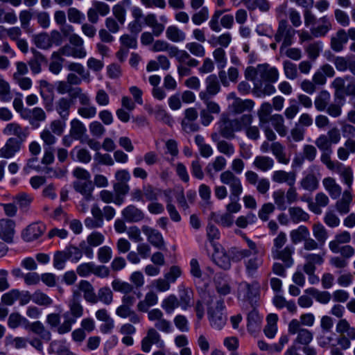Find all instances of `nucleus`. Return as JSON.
Returning a JSON list of instances; mask_svg holds the SVG:
<instances>
[{"instance_id":"nucleus-9","label":"nucleus","mask_w":355,"mask_h":355,"mask_svg":"<svg viewBox=\"0 0 355 355\" xmlns=\"http://www.w3.org/2000/svg\"><path fill=\"white\" fill-rule=\"evenodd\" d=\"M259 295V284L257 282L251 284L243 282L238 287V298L248 302L252 307L256 304Z\"/></svg>"},{"instance_id":"nucleus-2","label":"nucleus","mask_w":355,"mask_h":355,"mask_svg":"<svg viewBox=\"0 0 355 355\" xmlns=\"http://www.w3.org/2000/svg\"><path fill=\"white\" fill-rule=\"evenodd\" d=\"M245 78L253 82L254 89L262 87L264 83H275L279 78V71L268 64H258L256 67H249L245 72Z\"/></svg>"},{"instance_id":"nucleus-48","label":"nucleus","mask_w":355,"mask_h":355,"mask_svg":"<svg viewBox=\"0 0 355 355\" xmlns=\"http://www.w3.org/2000/svg\"><path fill=\"white\" fill-rule=\"evenodd\" d=\"M291 220L294 223L306 222L309 219V215L300 207H292L288 209Z\"/></svg>"},{"instance_id":"nucleus-11","label":"nucleus","mask_w":355,"mask_h":355,"mask_svg":"<svg viewBox=\"0 0 355 355\" xmlns=\"http://www.w3.org/2000/svg\"><path fill=\"white\" fill-rule=\"evenodd\" d=\"M110 12V6L104 1L94 0L92 7L87 12L88 21L92 24H96L99 20V15L104 17Z\"/></svg>"},{"instance_id":"nucleus-59","label":"nucleus","mask_w":355,"mask_h":355,"mask_svg":"<svg viewBox=\"0 0 355 355\" xmlns=\"http://www.w3.org/2000/svg\"><path fill=\"white\" fill-rule=\"evenodd\" d=\"M180 306V302L175 295H170L163 300L161 306L168 314H171Z\"/></svg>"},{"instance_id":"nucleus-8","label":"nucleus","mask_w":355,"mask_h":355,"mask_svg":"<svg viewBox=\"0 0 355 355\" xmlns=\"http://www.w3.org/2000/svg\"><path fill=\"white\" fill-rule=\"evenodd\" d=\"M219 178L223 184L228 186L230 191V198L236 200L239 198L243 191L241 179L230 170L223 171L220 174Z\"/></svg>"},{"instance_id":"nucleus-54","label":"nucleus","mask_w":355,"mask_h":355,"mask_svg":"<svg viewBox=\"0 0 355 355\" xmlns=\"http://www.w3.org/2000/svg\"><path fill=\"white\" fill-rule=\"evenodd\" d=\"M313 234L316 241L323 245L328 239V232L324 226L320 223H317L313 225Z\"/></svg>"},{"instance_id":"nucleus-31","label":"nucleus","mask_w":355,"mask_h":355,"mask_svg":"<svg viewBox=\"0 0 355 355\" xmlns=\"http://www.w3.org/2000/svg\"><path fill=\"white\" fill-rule=\"evenodd\" d=\"M252 165L261 172H267L273 168L275 161L269 156L257 155L254 157Z\"/></svg>"},{"instance_id":"nucleus-20","label":"nucleus","mask_w":355,"mask_h":355,"mask_svg":"<svg viewBox=\"0 0 355 355\" xmlns=\"http://www.w3.org/2000/svg\"><path fill=\"white\" fill-rule=\"evenodd\" d=\"M21 148V142L13 137L9 138L0 149V157L9 159L12 157Z\"/></svg>"},{"instance_id":"nucleus-15","label":"nucleus","mask_w":355,"mask_h":355,"mask_svg":"<svg viewBox=\"0 0 355 355\" xmlns=\"http://www.w3.org/2000/svg\"><path fill=\"white\" fill-rule=\"evenodd\" d=\"M205 89L200 92L198 96L214 97L220 91V85L215 74L208 76L205 81Z\"/></svg>"},{"instance_id":"nucleus-4","label":"nucleus","mask_w":355,"mask_h":355,"mask_svg":"<svg viewBox=\"0 0 355 355\" xmlns=\"http://www.w3.org/2000/svg\"><path fill=\"white\" fill-rule=\"evenodd\" d=\"M286 242V234L284 232H279L272 241L271 256L273 259L281 260L286 267L290 268L294 263L293 255L295 252V248L291 245H287L283 248Z\"/></svg>"},{"instance_id":"nucleus-17","label":"nucleus","mask_w":355,"mask_h":355,"mask_svg":"<svg viewBox=\"0 0 355 355\" xmlns=\"http://www.w3.org/2000/svg\"><path fill=\"white\" fill-rule=\"evenodd\" d=\"M318 22V26L310 28L311 33L314 37H324L332 29V22L327 15L320 17Z\"/></svg>"},{"instance_id":"nucleus-22","label":"nucleus","mask_w":355,"mask_h":355,"mask_svg":"<svg viewBox=\"0 0 355 355\" xmlns=\"http://www.w3.org/2000/svg\"><path fill=\"white\" fill-rule=\"evenodd\" d=\"M73 187L76 192L83 196L84 200L89 201L92 199L94 185L92 180L74 181L73 182Z\"/></svg>"},{"instance_id":"nucleus-25","label":"nucleus","mask_w":355,"mask_h":355,"mask_svg":"<svg viewBox=\"0 0 355 355\" xmlns=\"http://www.w3.org/2000/svg\"><path fill=\"white\" fill-rule=\"evenodd\" d=\"M3 133L6 136H15L21 141H24L28 135L27 131L15 122L8 123L3 128Z\"/></svg>"},{"instance_id":"nucleus-42","label":"nucleus","mask_w":355,"mask_h":355,"mask_svg":"<svg viewBox=\"0 0 355 355\" xmlns=\"http://www.w3.org/2000/svg\"><path fill=\"white\" fill-rule=\"evenodd\" d=\"M272 127L281 137H284L288 132V128L284 123V118L282 114H275L270 116Z\"/></svg>"},{"instance_id":"nucleus-51","label":"nucleus","mask_w":355,"mask_h":355,"mask_svg":"<svg viewBox=\"0 0 355 355\" xmlns=\"http://www.w3.org/2000/svg\"><path fill=\"white\" fill-rule=\"evenodd\" d=\"M331 95L327 90L319 92L314 101V105L318 111H324L330 101Z\"/></svg>"},{"instance_id":"nucleus-43","label":"nucleus","mask_w":355,"mask_h":355,"mask_svg":"<svg viewBox=\"0 0 355 355\" xmlns=\"http://www.w3.org/2000/svg\"><path fill=\"white\" fill-rule=\"evenodd\" d=\"M300 185L306 191H313L318 188V178L314 173H309L301 180Z\"/></svg>"},{"instance_id":"nucleus-30","label":"nucleus","mask_w":355,"mask_h":355,"mask_svg":"<svg viewBox=\"0 0 355 355\" xmlns=\"http://www.w3.org/2000/svg\"><path fill=\"white\" fill-rule=\"evenodd\" d=\"M347 41V35L345 30L339 29L331 38V48L336 52H340L343 50Z\"/></svg>"},{"instance_id":"nucleus-50","label":"nucleus","mask_w":355,"mask_h":355,"mask_svg":"<svg viewBox=\"0 0 355 355\" xmlns=\"http://www.w3.org/2000/svg\"><path fill=\"white\" fill-rule=\"evenodd\" d=\"M85 125L77 119H73L70 122L69 134L74 139H80L85 133Z\"/></svg>"},{"instance_id":"nucleus-40","label":"nucleus","mask_w":355,"mask_h":355,"mask_svg":"<svg viewBox=\"0 0 355 355\" xmlns=\"http://www.w3.org/2000/svg\"><path fill=\"white\" fill-rule=\"evenodd\" d=\"M25 329H29L32 332L40 336L44 340L47 341L51 340V334L50 331L45 328L40 321L37 320L32 323L28 322Z\"/></svg>"},{"instance_id":"nucleus-12","label":"nucleus","mask_w":355,"mask_h":355,"mask_svg":"<svg viewBox=\"0 0 355 355\" xmlns=\"http://www.w3.org/2000/svg\"><path fill=\"white\" fill-rule=\"evenodd\" d=\"M148 318L150 321L154 322L155 329L164 333L171 331V322L164 318V314L159 309H154L148 312Z\"/></svg>"},{"instance_id":"nucleus-14","label":"nucleus","mask_w":355,"mask_h":355,"mask_svg":"<svg viewBox=\"0 0 355 355\" xmlns=\"http://www.w3.org/2000/svg\"><path fill=\"white\" fill-rule=\"evenodd\" d=\"M143 233L147 238V241L155 248L163 250L165 248V242L162 234L154 228L148 225H143L141 227Z\"/></svg>"},{"instance_id":"nucleus-1","label":"nucleus","mask_w":355,"mask_h":355,"mask_svg":"<svg viewBox=\"0 0 355 355\" xmlns=\"http://www.w3.org/2000/svg\"><path fill=\"white\" fill-rule=\"evenodd\" d=\"M150 50L154 52L166 51L171 58H175L178 62L177 70L180 77L187 76L191 73V68L199 65V61L191 56L186 50L179 49L164 40H156Z\"/></svg>"},{"instance_id":"nucleus-10","label":"nucleus","mask_w":355,"mask_h":355,"mask_svg":"<svg viewBox=\"0 0 355 355\" xmlns=\"http://www.w3.org/2000/svg\"><path fill=\"white\" fill-rule=\"evenodd\" d=\"M205 106L200 110V121L203 125H209L214 120L213 114H218L220 112V107L218 103L214 101L211 96H199Z\"/></svg>"},{"instance_id":"nucleus-55","label":"nucleus","mask_w":355,"mask_h":355,"mask_svg":"<svg viewBox=\"0 0 355 355\" xmlns=\"http://www.w3.org/2000/svg\"><path fill=\"white\" fill-rule=\"evenodd\" d=\"M111 285L115 292H119L123 295L131 293L134 290L132 284L118 278L114 279L112 282Z\"/></svg>"},{"instance_id":"nucleus-16","label":"nucleus","mask_w":355,"mask_h":355,"mask_svg":"<svg viewBox=\"0 0 355 355\" xmlns=\"http://www.w3.org/2000/svg\"><path fill=\"white\" fill-rule=\"evenodd\" d=\"M83 294V298L89 304H96L97 298L95 293V289L92 284L87 280H80L77 284V289H76Z\"/></svg>"},{"instance_id":"nucleus-53","label":"nucleus","mask_w":355,"mask_h":355,"mask_svg":"<svg viewBox=\"0 0 355 355\" xmlns=\"http://www.w3.org/2000/svg\"><path fill=\"white\" fill-rule=\"evenodd\" d=\"M263 259L259 257L258 254L254 255V257L245 261V267L247 273L249 275H254L258 268L263 264Z\"/></svg>"},{"instance_id":"nucleus-36","label":"nucleus","mask_w":355,"mask_h":355,"mask_svg":"<svg viewBox=\"0 0 355 355\" xmlns=\"http://www.w3.org/2000/svg\"><path fill=\"white\" fill-rule=\"evenodd\" d=\"M227 165L226 159L222 155L217 156L212 162L206 166V172L210 177H213L216 173L224 170Z\"/></svg>"},{"instance_id":"nucleus-56","label":"nucleus","mask_w":355,"mask_h":355,"mask_svg":"<svg viewBox=\"0 0 355 355\" xmlns=\"http://www.w3.org/2000/svg\"><path fill=\"white\" fill-rule=\"evenodd\" d=\"M244 239L246 241L249 249H243L238 251V257L241 259H244L250 257L252 254L254 255L258 254L259 253V250L256 243L246 236L244 237Z\"/></svg>"},{"instance_id":"nucleus-47","label":"nucleus","mask_w":355,"mask_h":355,"mask_svg":"<svg viewBox=\"0 0 355 355\" xmlns=\"http://www.w3.org/2000/svg\"><path fill=\"white\" fill-rule=\"evenodd\" d=\"M212 257L216 264L221 268L225 270L230 268L231 265L230 259L223 250H219V249L216 247Z\"/></svg>"},{"instance_id":"nucleus-27","label":"nucleus","mask_w":355,"mask_h":355,"mask_svg":"<svg viewBox=\"0 0 355 355\" xmlns=\"http://www.w3.org/2000/svg\"><path fill=\"white\" fill-rule=\"evenodd\" d=\"M308 202L309 209L312 212L315 214H320L322 213L321 208L328 205L329 199L325 193L319 192L315 196V202L310 200Z\"/></svg>"},{"instance_id":"nucleus-6","label":"nucleus","mask_w":355,"mask_h":355,"mask_svg":"<svg viewBox=\"0 0 355 355\" xmlns=\"http://www.w3.org/2000/svg\"><path fill=\"white\" fill-rule=\"evenodd\" d=\"M297 319L291 320L288 325V333L291 335H296L293 346H307L312 342L313 334L307 329L300 328Z\"/></svg>"},{"instance_id":"nucleus-19","label":"nucleus","mask_w":355,"mask_h":355,"mask_svg":"<svg viewBox=\"0 0 355 355\" xmlns=\"http://www.w3.org/2000/svg\"><path fill=\"white\" fill-rule=\"evenodd\" d=\"M45 230V226L39 223H34L28 225L21 234L25 241H33L41 236Z\"/></svg>"},{"instance_id":"nucleus-7","label":"nucleus","mask_w":355,"mask_h":355,"mask_svg":"<svg viewBox=\"0 0 355 355\" xmlns=\"http://www.w3.org/2000/svg\"><path fill=\"white\" fill-rule=\"evenodd\" d=\"M295 35V29L288 24L286 19H281L279 21L278 28L275 34V40L277 42H282L280 47V51L282 53L293 44Z\"/></svg>"},{"instance_id":"nucleus-18","label":"nucleus","mask_w":355,"mask_h":355,"mask_svg":"<svg viewBox=\"0 0 355 355\" xmlns=\"http://www.w3.org/2000/svg\"><path fill=\"white\" fill-rule=\"evenodd\" d=\"M335 71L329 64L322 65L313 74L312 80L315 85H324L327 82V77H334Z\"/></svg>"},{"instance_id":"nucleus-57","label":"nucleus","mask_w":355,"mask_h":355,"mask_svg":"<svg viewBox=\"0 0 355 355\" xmlns=\"http://www.w3.org/2000/svg\"><path fill=\"white\" fill-rule=\"evenodd\" d=\"M186 51L191 56L193 55L197 58H203L206 54L205 47L200 43L196 42H188L185 45Z\"/></svg>"},{"instance_id":"nucleus-45","label":"nucleus","mask_w":355,"mask_h":355,"mask_svg":"<svg viewBox=\"0 0 355 355\" xmlns=\"http://www.w3.org/2000/svg\"><path fill=\"white\" fill-rule=\"evenodd\" d=\"M309 236L310 232L304 225H300L297 228L293 230L290 232L291 240L293 244H297L301 241H304Z\"/></svg>"},{"instance_id":"nucleus-60","label":"nucleus","mask_w":355,"mask_h":355,"mask_svg":"<svg viewBox=\"0 0 355 355\" xmlns=\"http://www.w3.org/2000/svg\"><path fill=\"white\" fill-rule=\"evenodd\" d=\"M70 155L73 159L85 164L89 163L92 159L91 155L87 149L78 147H75L71 150Z\"/></svg>"},{"instance_id":"nucleus-32","label":"nucleus","mask_w":355,"mask_h":355,"mask_svg":"<svg viewBox=\"0 0 355 355\" xmlns=\"http://www.w3.org/2000/svg\"><path fill=\"white\" fill-rule=\"evenodd\" d=\"M72 104V99L67 97H61L55 102V109L60 118L68 119Z\"/></svg>"},{"instance_id":"nucleus-44","label":"nucleus","mask_w":355,"mask_h":355,"mask_svg":"<svg viewBox=\"0 0 355 355\" xmlns=\"http://www.w3.org/2000/svg\"><path fill=\"white\" fill-rule=\"evenodd\" d=\"M166 36L170 41L179 43L186 39L185 33L176 26H169L166 31Z\"/></svg>"},{"instance_id":"nucleus-28","label":"nucleus","mask_w":355,"mask_h":355,"mask_svg":"<svg viewBox=\"0 0 355 355\" xmlns=\"http://www.w3.org/2000/svg\"><path fill=\"white\" fill-rule=\"evenodd\" d=\"M157 302V294L153 290H150L146 293L144 300L138 302L137 307L138 311L146 313L148 312L150 307L156 305Z\"/></svg>"},{"instance_id":"nucleus-46","label":"nucleus","mask_w":355,"mask_h":355,"mask_svg":"<svg viewBox=\"0 0 355 355\" xmlns=\"http://www.w3.org/2000/svg\"><path fill=\"white\" fill-rule=\"evenodd\" d=\"M33 57L28 61V65L33 74H38L42 71V63L46 59L40 52L33 50Z\"/></svg>"},{"instance_id":"nucleus-63","label":"nucleus","mask_w":355,"mask_h":355,"mask_svg":"<svg viewBox=\"0 0 355 355\" xmlns=\"http://www.w3.org/2000/svg\"><path fill=\"white\" fill-rule=\"evenodd\" d=\"M306 293L312 295L314 299L323 304H328L331 300V294L327 291H321L314 288L306 290Z\"/></svg>"},{"instance_id":"nucleus-23","label":"nucleus","mask_w":355,"mask_h":355,"mask_svg":"<svg viewBox=\"0 0 355 355\" xmlns=\"http://www.w3.org/2000/svg\"><path fill=\"white\" fill-rule=\"evenodd\" d=\"M272 180L277 184L286 183L288 185H295L296 174L295 172H287L283 170L275 171L271 176Z\"/></svg>"},{"instance_id":"nucleus-37","label":"nucleus","mask_w":355,"mask_h":355,"mask_svg":"<svg viewBox=\"0 0 355 355\" xmlns=\"http://www.w3.org/2000/svg\"><path fill=\"white\" fill-rule=\"evenodd\" d=\"M350 241V234L347 231H344L335 236L334 239L329 242V248L332 252L339 253L338 248L340 247V245L341 244L348 243Z\"/></svg>"},{"instance_id":"nucleus-62","label":"nucleus","mask_w":355,"mask_h":355,"mask_svg":"<svg viewBox=\"0 0 355 355\" xmlns=\"http://www.w3.org/2000/svg\"><path fill=\"white\" fill-rule=\"evenodd\" d=\"M28 320L19 313H12L8 319V326L11 329H16L19 326L24 328L28 324Z\"/></svg>"},{"instance_id":"nucleus-26","label":"nucleus","mask_w":355,"mask_h":355,"mask_svg":"<svg viewBox=\"0 0 355 355\" xmlns=\"http://www.w3.org/2000/svg\"><path fill=\"white\" fill-rule=\"evenodd\" d=\"M15 223L10 219L0 220V238L6 242H11L15 234Z\"/></svg>"},{"instance_id":"nucleus-29","label":"nucleus","mask_w":355,"mask_h":355,"mask_svg":"<svg viewBox=\"0 0 355 355\" xmlns=\"http://www.w3.org/2000/svg\"><path fill=\"white\" fill-rule=\"evenodd\" d=\"M218 135L225 139H232L235 134L230 123V119L225 115H222L218 123Z\"/></svg>"},{"instance_id":"nucleus-35","label":"nucleus","mask_w":355,"mask_h":355,"mask_svg":"<svg viewBox=\"0 0 355 355\" xmlns=\"http://www.w3.org/2000/svg\"><path fill=\"white\" fill-rule=\"evenodd\" d=\"M349 189L343 191L342 198L336 203V210L340 214H347L350 210V205L352 202V195Z\"/></svg>"},{"instance_id":"nucleus-38","label":"nucleus","mask_w":355,"mask_h":355,"mask_svg":"<svg viewBox=\"0 0 355 355\" xmlns=\"http://www.w3.org/2000/svg\"><path fill=\"white\" fill-rule=\"evenodd\" d=\"M324 254L308 253L304 256L305 263L303 270H316L315 265H322L324 263Z\"/></svg>"},{"instance_id":"nucleus-52","label":"nucleus","mask_w":355,"mask_h":355,"mask_svg":"<svg viewBox=\"0 0 355 355\" xmlns=\"http://www.w3.org/2000/svg\"><path fill=\"white\" fill-rule=\"evenodd\" d=\"M244 5L249 10L258 8L261 12H268L270 8V3L266 0H244Z\"/></svg>"},{"instance_id":"nucleus-5","label":"nucleus","mask_w":355,"mask_h":355,"mask_svg":"<svg viewBox=\"0 0 355 355\" xmlns=\"http://www.w3.org/2000/svg\"><path fill=\"white\" fill-rule=\"evenodd\" d=\"M225 309L224 300L222 299H211L208 302L207 314L212 328L220 330L225 326L227 320Z\"/></svg>"},{"instance_id":"nucleus-33","label":"nucleus","mask_w":355,"mask_h":355,"mask_svg":"<svg viewBox=\"0 0 355 355\" xmlns=\"http://www.w3.org/2000/svg\"><path fill=\"white\" fill-rule=\"evenodd\" d=\"M341 177L343 182L347 184V189L352 191V185L353 183V171L351 167L346 166L343 164L339 162L334 168V171Z\"/></svg>"},{"instance_id":"nucleus-24","label":"nucleus","mask_w":355,"mask_h":355,"mask_svg":"<svg viewBox=\"0 0 355 355\" xmlns=\"http://www.w3.org/2000/svg\"><path fill=\"white\" fill-rule=\"evenodd\" d=\"M211 138L216 143L217 150L220 153L228 157L234 154L235 149L233 144L225 140L220 139L218 132H213L211 135Z\"/></svg>"},{"instance_id":"nucleus-49","label":"nucleus","mask_w":355,"mask_h":355,"mask_svg":"<svg viewBox=\"0 0 355 355\" xmlns=\"http://www.w3.org/2000/svg\"><path fill=\"white\" fill-rule=\"evenodd\" d=\"M270 150L278 162L283 164H288L289 163V159L286 157L284 147L282 144L278 141L272 143L270 144Z\"/></svg>"},{"instance_id":"nucleus-41","label":"nucleus","mask_w":355,"mask_h":355,"mask_svg":"<svg viewBox=\"0 0 355 355\" xmlns=\"http://www.w3.org/2000/svg\"><path fill=\"white\" fill-rule=\"evenodd\" d=\"M21 116L24 119H28L31 124H33L34 121H44L46 119L45 112L40 107H35L32 110H28L26 114L21 113Z\"/></svg>"},{"instance_id":"nucleus-39","label":"nucleus","mask_w":355,"mask_h":355,"mask_svg":"<svg viewBox=\"0 0 355 355\" xmlns=\"http://www.w3.org/2000/svg\"><path fill=\"white\" fill-rule=\"evenodd\" d=\"M254 105L253 101L250 99H235L231 105L232 112L234 114H241L244 112L251 111Z\"/></svg>"},{"instance_id":"nucleus-58","label":"nucleus","mask_w":355,"mask_h":355,"mask_svg":"<svg viewBox=\"0 0 355 355\" xmlns=\"http://www.w3.org/2000/svg\"><path fill=\"white\" fill-rule=\"evenodd\" d=\"M273 304L278 309L286 308L291 313H295L297 311V306L293 301H287L282 295H276L273 298Z\"/></svg>"},{"instance_id":"nucleus-64","label":"nucleus","mask_w":355,"mask_h":355,"mask_svg":"<svg viewBox=\"0 0 355 355\" xmlns=\"http://www.w3.org/2000/svg\"><path fill=\"white\" fill-rule=\"evenodd\" d=\"M97 302H101L105 305H110L113 302V293L108 286H103L98 289L96 295Z\"/></svg>"},{"instance_id":"nucleus-21","label":"nucleus","mask_w":355,"mask_h":355,"mask_svg":"<svg viewBox=\"0 0 355 355\" xmlns=\"http://www.w3.org/2000/svg\"><path fill=\"white\" fill-rule=\"evenodd\" d=\"M124 220L128 223H137L144 218V212L133 205H130L121 211Z\"/></svg>"},{"instance_id":"nucleus-34","label":"nucleus","mask_w":355,"mask_h":355,"mask_svg":"<svg viewBox=\"0 0 355 355\" xmlns=\"http://www.w3.org/2000/svg\"><path fill=\"white\" fill-rule=\"evenodd\" d=\"M322 184L325 190L333 199L338 198L341 193V187L337 183L336 180L331 177H327L323 179Z\"/></svg>"},{"instance_id":"nucleus-61","label":"nucleus","mask_w":355,"mask_h":355,"mask_svg":"<svg viewBox=\"0 0 355 355\" xmlns=\"http://www.w3.org/2000/svg\"><path fill=\"white\" fill-rule=\"evenodd\" d=\"M215 287L217 293L220 295H227L231 292V286L229 282L220 275L215 279Z\"/></svg>"},{"instance_id":"nucleus-13","label":"nucleus","mask_w":355,"mask_h":355,"mask_svg":"<svg viewBox=\"0 0 355 355\" xmlns=\"http://www.w3.org/2000/svg\"><path fill=\"white\" fill-rule=\"evenodd\" d=\"M153 345L162 347L164 346V342L157 329L151 327L148 329L146 335L141 340V350L145 353H148L150 352Z\"/></svg>"},{"instance_id":"nucleus-3","label":"nucleus","mask_w":355,"mask_h":355,"mask_svg":"<svg viewBox=\"0 0 355 355\" xmlns=\"http://www.w3.org/2000/svg\"><path fill=\"white\" fill-rule=\"evenodd\" d=\"M69 311L63 314L64 320L58 327V333L64 334L69 332L76 320L83 315L84 308L81 304L80 295L76 290L72 291V295L68 301Z\"/></svg>"}]
</instances>
